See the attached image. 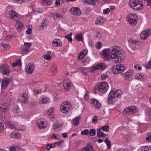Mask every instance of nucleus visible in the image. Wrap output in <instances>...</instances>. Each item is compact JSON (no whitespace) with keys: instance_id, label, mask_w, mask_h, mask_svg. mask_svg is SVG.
Instances as JSON below:
<instances>
[{"instance_id":"obj_1","label":"nucleus","mask_w":151,"mask_h":151,"mask_svg":"<svg viewBox=\"0 0 151 151\" xmlns=\"http://www.w3.org/2000/svg\"><path fill=\"white\" fill-rule=\"evenodd\" d=\"M102 54L104 60H114L117 63H122L126 58L125 52L118 46L114 47L111 50L109 49H104Z\"/></svg>"},{"instance_id":"obj_2","label":"nucleus","mask_w":151,"mask_h":151,"mask_svg":"<svg viewBox=\"0 0 151 151\" xmlns=\"http://www.w3.org/2000/svg\"><path fill=\"white\" fill-rule=\"evenodd\" d=\"M108 85L106 82L104 81L99 83L94 88V92L96 93V91L98 90L101 92H105L108 89Z\"/></svg>"},{"instance_id":"obj_3","label":"nucleus","mask_w":151,"mask_h":151,"mask_svg":"<svg viewBox=\"0 0 151 151\" xmlns=\"http://www.w3.org/2000/svg\"><path fill=\"white\" fill-rule=\"evenodd\" d=\"M72 107V105L70 102L65 101L60 106V110L64 113H68Z\"/></svg>"},{"instance_id":"obj_4","label":"nucleus","mask_w":151,"mask_h":151,"mask_svg":"<svg viewBox=\"0 0 151 151\" xmlns=\"http://www.w3.org/2000/svg\"><path fill=\"white\" fill-rule=\"evenodd\" d=\"M137 108L135 106H132L126 107L123 111V114L126 116L133 115L137 112Z\"/></svg>"},{"instance_id":"obj_5","label":"nucleus","mask_w":151,"mask_h":151,"mask_svg":"<svg viewBox=\"0 0 151 151\" xmlns=\"http://www.w3.org/2000/svg\"><path fill=\"white\" fill-rule=\"evenodd\" d=\"M127 19L130 24L134 26L137 23L138 18L135 14H129L127 16Z\"/></svg>"},{"instance_id":"obj_6","label":"nucleus","mask_w":151,"mask_h":151,"mask_svg":"<svg viewBox=\"0 0 151 151\" xmlns=\"http://www.w3.org/2000/svg\"><path fill=\"white\" fill-rule=\"evenodd\" d=\"M125 69V66L123 64H120L114 66L112 69V71L114 74H117L122 73Z\"/></svg>"},{"instance_id":"obj_7","label":"nucleus","mask_w":151,"mask_h":151,"mask_svg":"<svg viewBox=\"0 0 151 151\" xmlns=\"http://www.w3.org/2000/svg\"><path fill=\"white\" fill-rule=\"evenodd\" d=\"M11 72L9 66L6 64H3L0 66V73L4 75H8Z\"/></svg>"},{"instance_id":"obj_8","label":"nucleus","mask_w":151,"mask_h":151,"mask_svg":"<svg viewBox=\"0 0 151 151\" xmlns=\"http://www.w3.org/2000/svg\"><path fill=\"white\" fill-rule=\"evenodd\" d=\"M12 78L11 77H5L2 80L1 85V89L4 90L6 89L9 84L12 80Z\"/></svg>"},{"instance_id":"obj_9","label":"nucleus","mask_w":151,"mask_h":151,"mask_svg":"<svg viewBox=\"0 0 151 151\" xmlns=\"http://www.w3.org/2000/svg\"><path fill=\"white\" fill-rule=\"evenodd\" d=\"M122 93V91L120 90H116L113 89L109 93V97L110 98H117L121 96Z\"/></svg>"},{"instance_id":"obj_10","label":"nucleus","mask_w":151,"mask_h":151,"mask_svg":"<svg viewBox=\"0 0 151 151\" xmlns=\"http://www.w3.org/2000/svg\"><path fill=\"white\" fill-rule=\"evenodd\" d=\"M9 17L13 20L16 21L20 19V17L18 16L17 13L13 9L9 11Z\"/></svg>"},{"instance_id":"obj_11","label":"nucleus","mask_w":151,"mask_h":151,"mask_svg":"<svg viewBox=\"0 0 151 151\" xmlns=\"http://www.w3.org/2000/svg\"><path fill=\"white\" fill-rule=\"evenodd\" d=\"M35 69V65L34 64L32 63L28 64L25 68V71L28 74H30L32 73Z\"/></svg>"},{"instance_id":"obj_12","label":"nucleus","mask_w":151,"mask_h":151,"mask_svg":"<svg viewBox=\"0 0 151 151\" xmlns=\"http://www.w3.org/2000/svg\"><path fill=\"white\" fill-rule=\"evenodd\" d=\"M151 34V29H147L144 31L141 34L140 36L141 39L145 40H146L147 37Z\"/></svg>"},{"instance_id":"obj_13","label":"nucleus","mask_w":151,"mask_h":151,"mask_svg":"<svg viewBox=\"0 0 151 151\" xmlns=\"http://www.w3.org/2000/svg\"><path fill=\"white\" fill-rule=\"evenodd\" d=\"M134 74V71L132 70H130L124 73H122L121 74L122 76L124 77L126 80H129L131 78L132 76H133Z\"/></svg>"},{"instance_id":"obj_14","label":"nucleus","mask_w":151,"mask_h":151,"mask_svg":"<svg viewBox=\"0 0 151 151\" xmlns=\"http://www.w3.org/2000/svg\"><path fill=\"white\" fill-rule=\"evenodd\" d=\"M106 68V67L104 64L102 63H101L96 65L91 68L90 70L91 72H93L96 70L105 69Z\"/></svg>"},{"instance_id":"obj_15","label":"nucleus","mask_w":151,"mask_h":151,"mask_svg":"<svg viewBox=\"0 0 151 151\" xmlns=\"http://www.w3.org/2000/svg\"><path fill=\"white\" fill-rule=\"evenodd\" d=\"M63 84L64 89L66 91H68L71 88V83L68 80L64 81Z\"/></svg>"},{"instance_id":"obj_16","label":"nucleus","mask_w":151,"mask_h":151,"mask_svg":"<svg viewBox=\"0 0 151 151\" xmlns=\"http://www.w3.org/2000/svg\"><path fill=\"white\" fill-rule=\"evenodd\" d=\"M90 103L92 104V106L95 109H97L100 107L101 104L96 99H92L90 101Z\"/></svg>"},{"instance_id":"obj_17","label":"nucleus","mask_w":151,"mask_h":151,"mask_svg":"<svg viewBox=\"0 0 151 151\" xmlns=\"http://www.w3.org/2000/svg\"><path fill=\"white\" fill-rule=\"evenodd\" d=\"M17 125V124L14 122L9 121L6 123V127L11 129L16 128Z\"/></svg>"},{"instance_id":"obj_18","label":"nucleus","mask_w":151,"mask_h":151,"mask_svg":"<svg viewBox=\"0 0 151 151\" xmlns=\"http://www.w3.org/2000/svg\"><path fill=\"white\" fill-rule=\"evenodd\" d=\"M37 123L40 129H44L46 127V125H44L45 122L42 119H39L37 121Z\"/></svg>"},{"instance_id":"obj_19","label":"nucleus","mask_w":151,"mask_h":151,"mask_svg":"<svg viewBox=\"0 0 151 151\" xmlns=\"http://www.w3.org/2000/svg\"><path fill=\"white\" fill-rule=\"evenodd\" d=\"M49 24V22L46 18H43L41 24L40 26L39 27L40 29H42L46 27Z\"/></svg>"},{"instance_id":"obj_20","label":"nucleus","mask_w":151,"mask_h":151,"mask_svg":"<svg viewBox=\"0 0 151 151\" xmlns=\"http://www.w3.org/2000/svg\"><path fill=\"white\" fill-rule=\"evenodd\" d=\"M71 13L76 16H79L81 14L80 9L78 8H72L70 10Z\"/></svg>"},{"instance_id":"obj_21","label":"nucleus","mask_w":151,"mask_h":151,"mask_svg":"<svg viewBox=\"0 0 151 151\" xmlns=\"http://www.w3.org/2000/svg\"><path fill=\"white\" fill-rule=\"evenodd\" d=\"M10 136L12 138L19 139L21 137V134L19 133L13 132L10 134Z\"/></svg>"},{"instance_id":"obj_22","label":"nucleus","mask_w":151,"mask_h":151,"mask_svg":"<svg viewBox=\"0 0 151 151\" xmlns=\"http://www.w3.org/2000/svg\"><path fill=\"white\" fill-rule=\"evenodd\" d=\"M88 51L86 50H85L81 52L78 54V60H81L83 59L87 54Z\"/></svg>"},{"instance_id":"obj_23","label":"nucleus","mask_w":151,"mask_h":151,"mask_svg":"<svg viewBox=\"0 0 151 151\" xmlns=\"http://www.w3.org/2000/svg\"><path fill=\"white\" fill-rule=\"evenodd\" d=\"M20 20H17L15 26L17 29V30H21L23 28V26L22 23L19 21Z\"/></svg>"},{"instance_id":"obj_24","label":"nucleus","mask_w":151,"mask_h":151,"mask_svg":"<svg viewBox=\"0 0 151 151\" xmlns=\"http://www.w3.org/2000/svg\"><path fill=\"white\" fill-rule=\"evenodd\" d=\"M139 1L137 0H130L129 3V6L133 9L134 8V7L139 3Z\"/></svg>"},{"instance_id":"obj_25","label":"nucleus","mask_w":151,"mask_h":151,"mask_svg":"<svg viewBox=\"0 0 151 151\" xmlns=\"http://www.w3.org/2000/svg\"><path fill=\"white\" fill-rule=\"evenodd\" d=\"M143 8V4H142L140 1H139L137 4L133 8V9L135 10L138 11L141 10Z\"/></svg>"},{"instance_id":"obj_26","label":"nucleus","mask_w":151,"mask_h":151,"mask_svg":"<svg viewBox=\"0 0 151 151\" xmlns=\"http://www.w3.org/2000/svg\"><path fill=\"white\" fill-rule=\"evenodd\" d=\"M50 71L53 75L56 74L58 72L57 66L55 65H52L50 68Z\"/></svg>"},{"instance_id":"obj_27","label":"nucleus","mask_w":151,"mask_h":151,"mask_svg":"<svg viewBox=\"0 0 151 151\" xmlns=\"http://www.w3.org/2000/svg\"><path fill=\"white\" fill-rule=\"evenodd\" d=\"M138 151H151V147L150 146H143L140 147Z\"/></svg>"},{"instance_id":"obj_28","label":"nucleus","mask_w":151,"mask_h":151,"mask_svg":"<svg viewBox=\"0 0 151 151\" xmlns=\"http://www.w3.org/2000/svg\"><path fill=\"white\" fill-rule=\"evenodd\" d=\"M97 132V136L99 137L104 138L106 136V135L102 132L101 129H98Z\"/></svg>"},{"instance_id":"obj_29","label":"nucleus","mask_w":151,"mask_h":151,"mask_svg":"<svg viewBox=\"0 0 151 151\" xmlns=\"http://www.w3.org/2000/svg\"><path fill=\"white\" fill-rule=\"evenodd\" d=\"M61 42L58 39H55L52 42V45L54 47H58L60 46Z\"/></svg>"},{"instance_id":"obj_30","label":"nucleus","mask_w":151,"mask_h":151,"mask_svg":"<svg viewBox=\"0 0 151 151\" xmlns=\"http://www.w3.org/2000/svg\"><path fill=\"white\" fill-rule=\"evenodd\" d=\"M81 119V116H78L76 117L73 120V125L76 127L77 126L78 124V122Z\"/></svg>"},{"instance_id":"obj_31","label":"nucleus","mask_w":151,"mask_h":151,"mask_svg":"<svg viewBox=\"0 0 151 151\" xmlns=\"http://www.w3.org/2000/svg\"><path fill=\"white\" fill-rule=\"evenodd\" d=\"M61 125V124H60L59 122H57L53 125L52 128L55 131H57L58 130L57 129L60 128Z\"/></svg>"},{"instance_id":"obj_32","label":"nucleus","mask_w":151,"mask_h":151,"mask_svg":"<svg viewBox=\"0 0 151 151\" xmlns=\"http://www.w3.org/2000/svg\"><path fill=\"white\" fill-rule=\"evenodd\" d=\"M75 37L78 41H81L83 40V37L81 33L76 34Z\"/></svg>"},{"instance_id":"obj_33","label":"nucleus","mask_w":151,"mask_h":151,"mask_svg":"<svg viewBox=\"0 0 151 151\" xmlns=\"http://www.w3.org/2000/svg\"><path fill=\"white\" fill-rule=\"evenodd\" d=\"M54 16H55V17L58 19H60V18H63L64 17V16L56 13H54L53 14V17L54 18V19H55V18L54 17Z\"/></svg>"},{"instance_id":"obj_34","label":"nucleus","mask_w":151,"mask_h":151,"mask_svg":"<svg viewBox=\"0 0 151 151\" xmlns=\"http://www.w3.org/2000/svg\"><path fill=\"white\" fill-rule=\"evenodd\" d=\"M92 148V145L91 143H90L86 147H84L82 150V151H90V148Z\"/></svg>"},{"instance_id":"obj_35","label":"nucleus","mask_w":151,"mask_h":151,"mask_svg":"<svg viewBox=\"0 0 151 151\" xmlns=\"http://www.w3.org/2000/svg\"><path fill=\"white\" fill-rule=\"evenodd\" d=\"M135 78L137 79H142V78H146V76L142 75L140 74H137L135 76Z\"/></svg>"},{"instance_id":"obj_36","label":"nucleus","mask_w":151,"mask_h":151,"mask_svg":"<svg viewBox=\"0 0 151 151\" xmlns=\"http://www.w3.org/2000/svg\"><path fill=\"white\" fill-rule=\"evenodd\" d=\"M104 141L106 144L107 148L110 149L111 147V144L110 141L108 138H106L104 139Z\"/></svg>"},{"instance_id":"obj_37","label":"nucleus","mask_w":151,"mask_h":151,"mask_svg":"<svg viewBox=\"0 0 151 151\" xmlns=\"http://www.w3.org/2000/svg\"><path fill=\"white\" fill-rule=\"evenodd\" d=\"M96 134V130L94 129H91L90 131H89V135L91 136L95 135Z\"/></svg>"},{"instance_id":"obj_38","label":"nucleus","mask_w":151,"mask_h":151,"mask_svg":"<svg viewBox=\"0 0 151 151\" xmlns=\"http://www.w3.org/2000/svg\"><path fill=\"white\" fill-rule=\"evenodd\" d=\"M22 54L26 53L29 51V49L25 47H23L20 49Z\"/></svg>"},{"instance_id":"obj_39","label":"nucleus","mask_w":151,"mask_h":151,"mask_svg":"<svg viewBox=\"0 0 151 151\" xmlns=\"http://www.w3.org/2000/svg\"><path fill=\"white\" fill-rule=\"evenodd\" d=\"M72 34L73 33H71L65 36V37L68 39L69 42H72V39L71 37V36Z\"/></svg>"},{"instance_id":"obj_40","label":"nucleus","mask_w":151,"mask_h":151,"mask_svg":"<svg viewBox=\"0 0 151 151\" xmlns=\"http://www.w3.org/2000/svg\"><path fill=\"white\" fill-rule=\"evenodd\" d=\"M54 110V109L53 108H51V109H50L48 111V114L49 116L51 117L52 118L53 117V116L52 114V113H53Z\"/></svg>"},{"instance_id":"obj_41","label":"nucleus","mask_w":151,"mask_h":151,"mask_svg":"<svg viewBox=\"0 0 151 151\" xmlns=\"http://www.w3.org/2000/svg\"><path fill=\"white\" fill-rule=\"evenodd\" d=\"M41 102L42 104H47L50 102V100L48 98H43L41 100Z\"/></svg>"},{"instance_id":"obj_42","label":"nucleus","mask_w":151,"mask_h":151,"mask_svg":"<svg viewBox=\"0 0 151 151\" xmlns=\"http://www.w3.org/2000/svg\"><path fill=\"white\" fill-rule=\"evenodd\" d=\"M81 135H89V130L87 129L83 130L81 132Z\"/></svg>"},{"instance_id":"obj_43","label":"nucleus","mask_w":151,"mask_h":151,"mask_svg":"<svg viewBox=\"0 0 151 151\" xmlns=\"http://www.w3.org/2000/svg\"><path fill=\"white\" fill-rule=\"evenodd\" d=\"M31 45L32 44L30 42H24V47L29 49Z\"/></svg>"},{"instance_id":"obj_44","label":"nucleus","mask_w":151,"mask_h":151,"mask_svg":"<svg viewBox=\"0 0 151 151\" xmlns=\"http://www.w3.org/2000/svg\"><path fill=\"white\" fill-rule=\"evenodd\" d=\"M42 10L40 9H36L34 11V13L35 14H37L38 13H41L42 12Z\"/></svg>"},{"instance_id":"obj_45","label":"nucleus","mask_w":151,"mask_h":151,"mask_svg":"<svg viewBox=\"0 0 151 151\" xmlns=\"http://www.w3.org/2000/svg\"><path fill=\"white\" fill-rule=\"evenodd\" d=\"M148 137L146 138V140L148 142H151V132H150L147 135Z\"/></svg>"},{"instance_id":"obj_46","label":"nucleus","mask_w":151,"mask_h":151,"mask_svg":"<svg viewBox=\"0 0 151 151\" xmlns=\"http://www.w3.org/2000/svg\"><path fill=\"white\" fill-rule=\"evenodd\" d=\"M95 23L96 25H101L102 24V22H101L100 19H97L96 20Z\"/></svg>"},{"instance_id":"obj_47","label":"nucleus","mask_w":151,"mask_h":151,"mask_svg":"<svg viewBox=\"0 0 151 151\" xmlns=\"http://www.w3.org/2000/svg\"><path fill=\"white\" fill-rule=\"evenodd\" d=\"M12 37L15 38V37L13 35H7L5 37V39L7 40H9L12 38Z\"/></svg>"},{"instance_id":"obj_48","label":"nucleus","mask_w":151,"mask_h":151,"mask_svg":"<svg viewBox=\"0 0 151 151\" xmlns=\"http://www.w3.org/2000/svg\"><path fill=\"white\" fill-rule=\"evenodd\" d=\"M129 41L131 43L135 44L137 45L139 44V42L138 41L132 39L129 40Z\"/></svg>"},{"instance_id":"obj_49","label":"nucleus","mask_w":151,"mask_h":151,"mask_svg":"<svg viewBox=\"0 0 151 151\" xmlns=\"http://www.w3.org/2000/svg\"><path fill=\"white\" fill-rule=\"evenodd\" d=\"M44 58L46 60H49L51 58V56L50 55H47V54L43 56Z\"/></svg>"},{"instance_id":"obj_50","label":"nucleus","mask_w":151,"mask_h":151,"mask_svg":"<svg viewBox=\"0 0 151 151\" xmlns=\"http://www.w3.org/2000/svg\"><path fill=\"white\" fill-rule=\"evenodd\" d=\"M0 110L2 112H5L6 110V106H1L0 108Z\"/></svg>"},{"instance_id":"obj_51","label":"nucleus","mask_w":151,"mask_h":151,"mask_svg":"<svg viewBox=\"0 0 151 151\" xmlns=\"http://www.w3.org/2000/svg\"><path fill=\"white\" fill-rule=\"evenodd\" d=\"M26 127L24 125H21L19 126V130H20L23 131L26 129Z\"/></svg>"},{"instance_id":"obj_52","label":"nucleus","mask_w":151,"mask_h":151,"mask_svg":"<svg viewBox=\"0 0 151 151\" xmlns=\"http://www.w3.org/2000/svg\"><path fill=\"white\" fill-rule=\"evenodd\" d=\"M101 77L103 80L106 79L108 78V75L106 73H104L101 75Z\"/></svg>"},{"instance_id":"obj_53","label":"nucleus","mask_w":151,"mask_h":151,"mask_svg":"<svg viewBox=\"0 0 151 151\" xmlns=\"http://www.w3.org/2000/svg\"><path fill=\"white\" fill-rule=\"evenodd\" d=\"M42 1L46 6L49 5L51 4V2L49 0H42Z\"/></svg>"},{"instance_id":"obj_54","label":"nucleus","mask_w":151,"mask_h":151,"mask_svg":"<svg viewBox=\"0 0 151 151\" xmlns=\"http://www.w3.org/2000/svg\"><path fill=\"white\" fill-rule=\"evenodd\" d=\"M2 46L6 49H7L10 47L9 45L7 44H3L2 45Z\"/></svg>"},{"instance_id":"obj_55","label":"nucleus","mask_w":151,"mask_h":151,"mask_svg":"<svg viewBox=\"0 0 151 151\" xmlns=\"http://www.w3.org/2000/svg\"><path fill=\"white\" fill-rule=\"evenodd\" d=\"M102 129L103 130V131H108L109 129V127L108 126L106 125L104 127H103Z\"/></svg>"},{"instance_id":"obj_56","label":"nucleus","mask_w":151,"mask_h":151,"mask_svg":"<svg viewBox=\"0 0 151 151\" xmlns=\"http://www.w3.org/2000/svg\"><path fill=\"white\" fill-rule=\"evenodd\" d=\"M102 46V43L100 42H97L96 45V47L98 49H99L101 48V47Z\"/></svg>"},{"instance_id":"obj_57","label":"nucleus","mask_w":151,"mask_h":151,"mask_svg":"<svg viewBox=\"0 0 151 151\" xmlns=\"http://www.w3.org/2000/svg\"><path fill=\"white\" fill-rule=\"evenodd\" d=\"M146 67L147 69L151 68V61L148 62L147 64L146 65Z\"/></svg>"},{"instance_id":"obj_58","label":"nucleus","mask_w":151,"mask_h":151,"mask_svg":"<svg viewBox=\"0 0 151 151\" xmlns=\"http://www.w3.org/2000/svg\"><path fill=\"white\" fill-rule=\"evenodd\" d=\"M95 37L96 39L99 38L101 37V35L100 33H96L95 34Z\"/></svg>"},{"instance_id":"obj_59","label":"nucleus","mask_w":151,"mask_h":151,"mask_svg":"<svg viewBox=\"0 0 151 151\" xmlns=\"http://www.w3.org/2000/svg\"><path fill=\"white\" fill-rule=\"evenodd\" d=\"M110 11V9L107 8L104 9L103 11V13L104 14H106L108 13Z\"/></svg>"},{"instance_id":"obj_60","label":"nucleus","mask_w":151,"mask_h":151,"mask_svg":"<svg viewBox=\"0 0 151 151\" xmlns=\"http://www.w3.org/2000/svg\"><path fill=\"white\" fill-rule=\"evenodd\" d=\"M26 33L27 34H31L32 33V29L29 28H28L26 31Z\"/></svg>"},{"instance_id":"obj_61","label":"nucleus","mask_w":151,"mask_h":151,"mask_svg":"<svg viewBox=\"0 0 151 151\" xmlns=\"http://www.w3.org/2000/svg\"><path fill=\"white\" fill-rule=\"evenodd\" d=\"M15 3L18 4H20L23 2L24 0H13Z\"/></svg>"},{"instance_id":"obj_62","label":"nucleus","mask_w":151,"mask_h":151,"mask_svg":"<svg viewBox=\"0 0 151 151\" xmlns=\"http://www.w3.org/2000/svg\"><path fill=\"white\" fill-rule=\"evenodd\" d=\"M4 124L0 122V132H2L4 130Z\"/></svg>"},{"instance_id":"obj_63","label":"nucleus","mask_w":151,"mask_h":151,"mask_svg":"<svg viewBox=\"0 0 151 151\" xmlns=\"http://www.w3.org/2000/svg\"><path fill=\"white\" fill-rule=\"evenodd\" d=\"M16 62L17 65V66H21L22 64L21 61L19 59Z\"/></svg>"},{"instance_id":"obj_64","label":"nucleus","mask_w":151,"mask_h":151,"mask_svg":"<svg viewBox=\"0 0 151 151\" xmlns=\"http://www.w3.org/2000/svg\"><path fill=\"white\" fill-rule=\"evenodd\" d=\"M9 151H16V146L15 147H11L9 149Z\"/></svg>"}]
</instances>
